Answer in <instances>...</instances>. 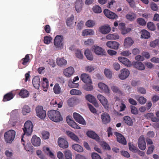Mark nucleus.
I'll use <instances>...</instances> for the list:
<instances>
[{
    "label": "nucleus",
    "instance_id": "79ce46f5",
    "mask_svg": "<svg viewBox=\"0 0 159 159\" xmlns=\"http://www.w3.org/2000/svg\"><path fill=\"white\" fill-rule=\"evenodd\" d=\"M74 19V16L73 15H71L68 18L66 21L67 25L68 26L72 27L75 25V24H74L73 21Z\"/></svg>",
    "mask_w": 159,
    "mask_h": 159
},
{
    "label": "nucleus",
    "instance_id": "bb28decb",
    "mask_svg": "<svg viewBox=\"0 0 159 159\" xmlns=\"http://www.w3.org/2000/svg\"><path fill=\"white\" fill-rule=\"evenodd\" d=\"M114 134L116 136L118 142L123 144L125 145L126 144L125 139L121 134L117 132H115Z\"/></svg>",
    "mask_w": 159,
    "mask_h": 159
},
{
    "label": "nucleus",
    "instance_id": "69168bd1",
    "mask_svg": "<svg viewBox=\"0 0 159 159\" xmlns=\"http://www.w3.org/2000/svg\"><path fill=\"white\" fill-rule=\"evenodd\" d=\"M42 138L43 139H49L50 134L48 131H44L42 133Z\"/></svg>",
    "mask_w": 159,
    "mask_h": 159
},
{
    "label": "nucleus",
    "instance_id": "9d476101",
    "mask_svg": "<svg viewBox=\"0 0 159 159\" xmlns=\"http://www.w3.org/2000/svg\"><path fill=\"white\" fill-rule=\"evenodd\" d=\"M130 74L129 70L126 68H123L120 70V73L118 75L119 78L121 80H124L129 76Z\"/></svg>",
    "mask_w": 159,
    "mask_h": 159
},
{
    "label": "nucleus",
    "instance_id": "4468645a",
    "mask_svg": "<svg viewBox=\"0 0 159 159\" xmlns=\"http://www.w3.org/2000/svg\"><path fill=\"white\" fill-rule=\"evenodd\" d=\"M138 146L139 148L142 150H144L146 147L145 139L143 135L141 136L138 140Z\"/></svg>",
    "mask_w": 159,
    "mask_h": 159
},
{
    "label": "nucleus",
    "instance_id": "58836bf2",
    "mask_svg": "<svg viewBox=\"0 0 159 159\" xmlns=\"http://www.w3.org/2000/svg\"><path fill=\"white\" fill-rule=\"evenodd\" d=\"M124 122L129 126H132L133 124V122L131 118L129 116H125L123 118Z\"/></svg>",
    "mask_w": 159,
    "mask_h": 159
},
{
    "label": "nucleus",
    "instance_id": "4be33fe9",
    "mask_svg": "<svg viewBox=\"0 0 159 159\" xmlns=\"http://www.w3.org/2000/svg\"><path fill=\"white\" fill-rule=\"evenodd\" d=\"M65 133L72 140L77 143L79 142L80 139L79 137L73 132L69 130H67L65 132Z\"/></svg>",
    "mask_w": 159,
    "mask_h": 159
},
{
    "label": "nucleus",
    "instance_id": "6e6d98bb",
    "mask_svg": "<svg viewBox=\"0 0 159 159\" xmlns=\"http://www.w3.org/2000/svg\"><path fill=\"white\" fill-rule=\"evenodd\" d=\"M37 156L40 159H47L43 153L42 151L40 150H38L36 151Z\"/></svg>",
    "mask_w": 159,
    "mask_h": 159
},
{
    "label": "nucleus",
    "instance_id": "b1692460",
    "mask_svg": "<svg viewBox=\"0 0 159 159\" xmlns=\"http://www.w3.org/2000/svg\"><path fill=\"white\" fill-rule=\"evenodd\" d=\"M75 72L74 68L72 67H69L65 69L63 71V74L66 77H70Z\"/></svg>",
    "mask_w": 159,
    "mask_h": 159
},
{
    "label": "nucleus",
    "instance_id": "09e8293b",
    "mask_svg": "<svg viewBox=\"0 0 159 159\" xmlns=\"http://www.w3.org/2000/svg\"><path fill=\"white\" fill-rule=\"evenodd\" d=\"M14 96L11 93H8L6 94L4 97L3 101H7L12 99Z\"/></svg>",
    "mask_w": 159,
    "mask_h": 159
},
{
    "label": "nucleus",
    "instance_id": "bf43d9fd",
    "mask_svg": "<svg viewBox=\"0 0 159 159\" xmlns=\"http://www.w3.org/2000/svg\"><path fill=\"white\" fill-rule=\"evenodd\" d=\"M92 10L93 11L96 13H99L102 11L101 7L98 5L94 6L92 8Z\"/></svg>",
    "mask_w": 159,
    "mask_h": 159
},
{
    "label": "nucleus",
    "instance_id": "a18cd8bd",
    "mask_svg": "<svg viewBox=\"0 0 159 159\" xmlns=\"http://www.w3.org/2000/svg\"><path fill=\"white\" fill-rule=\"evenodd\" d=\"M141 34V37L142 38L148 39L150 36V33L146 30H142Z\"/></svg>",
    "mask_w": 159,
    "mask_h": 159
},
{
    "label": "nucleus",
    "instance_id": "e2e57ef3",
    "mask_svg": "<svg viewBox=\"0 0 159 159\" xmlns=\"http://www.w3.org/2000/svg\"><path fill=\"white\" fill-rule=\"evenodd\" d=\"M136 98L139 102L141 104H144L147 101L146 98L143 96L140 97L138 98Z\"/></svg>",
    "mask_w": 159,
    "mask_h": 159
},
{
    "label": "nucleus",
    "instance_id": "393cba45",
    "mask_svg": "<svg viewBox=\"0 0 159 159\" xmlns=\"http://www.w3.org/2000/svg\"><path fill=\"white\" fill-rule=\"evenodd\" d=\"M50 104L55 107L61 108L62 107L63 102L59 98L52 100L50 102Z\"/></svg>",
    "mask_w": 159,
    "mask_h": 159
},
{
    "label": "nucleus",
    "instance_id": "13d9d810",
    "mask_svg": "<svg viewBox=\"0 0 159 159\" xmlns=\"http://www.w3.org/2000/svg\"><path fill=\"white\" fill-rule=\"evenodd\" d=\"M70 93L72 95H80L82 94V92L80 90L75 89L70 90Z\"/></svg>",
    "mask_w": 159,
    "mask_h": 159
},
{
    "label": "nucleus",
    "instance_id": "6e6552de",
    "mask_svg": "<svg viewBox=\"0 0 159 159\" xmlns=\"http://www.w3.org/2000/svg\"><path fill=\"white\" fill-rule=\"evenodd\" d=\"M37 116L41 119H44L46 116L45 111L42 106H39L36 108Z\"/></svg>",
    "mask_w": 159,
    "mask_h": 159
},
{
    "label": "nucleus",
    "instance_id": "a878e982",
    "mask_svg": "<svg viewBox=\"0 0 159 159\" xmlns=\"http://www.w3.org/2000/svg\"><path fill=\"white\" fill-rule=\"evenodd\" d=\"M102 123L104 124L109 123L111 120L109 115L107 113H102L101 116Z\"/></svg>",
    "mask_w": 159,
    "mask_h": 159
},
{
    "label": "nucleus",
    "instance_id": "2eb2a0df",
    "mask_svg": "<svg viewBox=\"0 0 159 159\" xmlns=\"http://www.w3.org/2000/svg\"><path fill=\"white\" fill-rule=\"evenodd\" d=\"M66 120L68 125L73 128L78 129H81V127L72 119L70 116H67L66 118Z\"/></svg>",
    "mask_w": 159,
    "mask_h": 159
},
{
    "label": "nucleus",
    "instance_id": "6ab92c4d",
    "mask_svg": "<svg viewBox=\"0 0 159 159\" xmlns=\"http://www.w3.org/2000/svg\"><path fill=\"white\" fill-rule=\"evenodd\" d=\"M88 137L95 139L97 142H100L101 139L99 136L94 131L92 130H88L86 133Z\"/></svg>",
    "mask_w": 159,
    "mask_h": 159
},
{
    "label": "nucleus",
    "instance_id": "412c9836",
    "mask_svg": "<svg viewBox=\"0 0 159 159\" xmlns=\"http://www.w3.org/2000/svg\"><path fill=\"white\" fill-rule=\"evenodd\" d=\"M111 30V28L108 25H102L100 27L99 31L104 34H107L109 33Z\"/></svg>",
    "mask_w": 159,
    "mask_h": 159
},
{
    "label": "nucleus",
    "instance_id": "4d7b16f0",
    "mask_svg": "<svg viewBox=\"0 0 159 159\" xmlns=\"http://www.w3.org/2000/svg\"><path fill=\"white\" fill-rule=\"evenodd\" d=\"M94 42L93 39H88L84 42V45L86 46H90Z\"/></svg>",
    "mask_w": 159,
    "mask_h": 159
},
{
    "label": "nucleus",
    "instance_id": "9b49d317",
    "mask_svg": "<svg viewBox=\"0 0 159 159\" xmlns=\"http://www.w3.org/2000/svg\"><path fill=\"white\" fill-rule=\"evenodd\" d=\"M57 143L59 147L63 148H66L68 147V143L67 140L61 137L59 138L57 140Z\"/></svg>",
    "mask_w": 159,
    "mask_h": 159
},
{
    "label": "nucleus",
    "instance_id": "a211bd4d",
    "mask_svg": "<svg viewBox=\"0 0 159 159\" xmlns=\"http://www.w3.org/2000/svg\"><path fill=\"white\" fill-rule=\"evenodd\" d=\"M21 142L22 144L24 146V149L27 152H29L30 153H32L33 152V147L30 143H27L24 141L23 136H22L21 139Z\"/></svg>",
    "mask_w": 159,
    "mask_h": 159
},
{
    "label": "nucleus",
    "instance_id": "c03bdc74",
    "mask_svg": "<svg viewBox=\"0 0 159 159\" xmlns=\"http://www.w3.org/2000/svg\"><path fill=\"white\" fill-rule=\"evenodd\" d=\"M116 105L117 107V109L120 111H124L126 108V106L124 103L123 102H119V103H116Z\"/></svg>",
    "mask_w": 159,
    "mask_h": 159
},
{
    "label": "nucleus",
    "instance_id": "0eeeda50",
    "mask_svg": "<svg viewBox=\"0 0 159 159\" xmlns=\"http://www.w3.org/2000/svg\"><path fill=\"white\" fill-rule=\"evenodd\" d=\"M97 98L102 104V106L105 108H108L109 104L107 99L102 95L99 94L97 96Z\"/></svg>",
    "mask_w": 159,
    "mask_h": 159
},
{
    "label": "nucleus",
    "instance_id": "8fccbe9b",
    "mask_svg": "<svg viewBox=\"0 0 159 159\" xmlns=\"http://www.w3.org/2000/svg\"><path fill=\"white\" fill-rule=\"evenodd\" d=\"M104 73L108 79H110L112 77V73L111 70L107 68H106L104 71Z\"/></svg>",
    "mask_w": 159,
    "mask_h": 159
},
{
    "label": "nucleus",
    "instance_id": "c85d7f7f",
    "mask_svg": "<svg viewBox=\"0 0 159 159\" xmlns=\"http://www.w3.org/2000/svg\"><path fill=\"white\" fill-rule=\"evenodd\" d=\"M80 78L82 81L84 83H91L92 81L91 77L86 73H83L81 74Z\"/></svg>",
    "mask_w": 159,
    "mask_h": 159
},
{
    "label": "nucleus",
    "instance_id": "f8f14e48",
    "mask_svg": "<svg viewBox=\"0 0 159 159\" xmlns=\"http://www.w3.org/2000/svg\"><path fill=\"white\" fill-rule=\"evenodd\" d=\"M106 45L108 48L115 50L118 49L120 45L118 42L112 41H107Z\"/></svg>",
    "mask_w": 159,
    "mask_h": 159
},
{
    "label": "nucleus",
    "instance_id": "aec40b11",
    "mask_svg": "<svg viewBox=\"0 0 159 159\" xmlns=\"http://www.w3.org/2000/svg\"><path fill=\"white\" fill-rule=\"evenodd\" d=\"M31 141L32 144L35 147H39L41 145L40 138L35 135L33 136Z\"/></svg>",
    "mask_w": 159,
    "mask_h": 159
},
{
    "label": "nucleus",
    "instance_id": "de8ad7c7",
    "mask_svg": "<svg viewBox=\"0 0 159 159\" xmlns=\"http://www.w3.org/2000/svg\"><path fill=\"white\" fill-rule=\"evenodd\" d=\"M19 95L23 98L28 97L29 96V93L26 90L22 89L19 93Z\"/></svg>",
    "mask_w": 159,
    "mask_h": 159
},
{
    "label": "nucleus",
    "instance_id": "7ed1b4c3",
    "mask_svg": "<svg viewBox=\"0 0 159 159\" xmlns=\"http://www.w3.org/2000/svg\"><path fill=\"white\" fill-rule=\"evenodd\" d=\"M33 126L31 121L28 120L26 121L23 128L24 134H26L27 136L31 135L33 131Z\"/></svg>",
    "mask_w": 159,
    "mask_h": 159
},
{
    "label": "nucleus",
    "instance_id": "473e14b6",
    "mask_svg": "<svg viewBox=\"0 0 159 159\" xmlns=\"http://www.w3.org/2000/svg\"><path fill=\"white\" fill-rule=\"evenodd\" d=\"M79 78L78 76H77L74 78L72 81L69 82L68 84L69 86L72 88H77L79 86L78 83H75L77 81L79 80Z\"/></svg>",
    "mask_w": 159,
    "mask_h": 159
},
{
    "label": "nucleus",
    "instance_id": "f704fd0d",
    "mask_svg": "<svg viewBox=\"0 0 159 159\" xmlns=\"http://www.w3.org/2000/svg\"><path fill=\"white\" fill-rule=\"evenodd\" d=\"M93 82L91 81V83H86L84 85L82 86V88L84 90L90 91L93 89V87L92 85Z\"/></svg>",
    "mask_w": 159,
    "mask_h": 159
},
{
    "label": "nucleus",
    "instance_id": "f03ea898",
    "mask_svg": "<svg viewBox=\"0 0 159 159\" xmlns=\"http://www.w3.org/2000/svg\"><path fill=\"white\" fill-rule=\"evenodd\" d=\"M16 135V132L11 129L5 132L4 135V139L7 143L11 144L14 140Z\"/></svg>",
    "mask_w": 159,
    "mask_h": 159
},
{
    "label": "nucleus",
    "instance_id": "c756f323",
    "mask_svg": "<svg viewBox=\"0 0 159 159\" xmlns=\"http://www.w3.org/2000/svg\"><path fill=\"white\" fill-rule=\"evenodd\" d=\"M83 5L82 0H76L75 4V10L78 12H80L82 10Z\"/></svg>",
    "mask_w": 159,
    "mask_h": 159
},
{
    "label": "nucleus",
    "instance_id": "3c124183",
    "mask_svg": "<svg viewBox=\"0 0 159 159\" xmlns=\"http://www.w3.org/2000/svg\"><path fill=\"white\" fill-rule=\"evenodd\" d=\"M30 112V108L27 106H25L22 109V113L24 115H26Z\"/></svg>",
    "mask_w": 159,
    "mask_h": 159
},
{
    "label": "nucleus",
    "instance_id": "ea45409f",
    "mask_svg": "<svg viewBox=\"0 0 159 159\" xmlns=\"http://www.w3.org/2000/svg\"><path fill=\"white\" fill-rule=\"evenodd\" d=\"M57 63L59 66L66 65L67 62L66 60L63 58H58L56 60Z\"/></svg>",
    "mask_w": 159,
    "mask_h": 159
},
{
    "label": "nucleus",
    "instance_id": "20e7f679",
    "mask_svg": "<svg viewBox=\"0 0 159 159\" xmlns=\"http://www.w3.org/2000/svg\"><path fill=\"white\" fill-rule=\"evenodd\" d=\"M63 37L61 35H57L54 40V45L58 50L62 49L63 48Z\"/></svg>",
    "mask_w": 159,
    "mask_h": 159
},
{
    "label": "nucleus",
    "instance_id": "603ef678",
    "mask_svg": "<svg viewBox=\"0 0 159 159\" xmlns=\"http://www.w3.org/2000/svg\"><path fill=\"white\" fill-rule=\"evenodd\" d=\"M150 46L151 47L155 48L157 46L159 48V39H157L150 42Z\"/></svg>",
    "mask_w": 159,
    "mask_h": 159
},
{
    "label": "nucleus",
    "instance_id": "0e129e2a",
    "mask_svg": "<svg viewBox=\"0 0 159 159\" xmlns=\"http://www.w3.org/2000/svg\"><path fill=\"white\" fill-rule=\"evenodd\" d=\"M66 159H72V153L69 150H66L64 152Z\"/></svg>",
    "mask_w": 159,
    "mask_h": 159
},
{
    "label": "nucleus",
    "instance_id": "1a4fd4ad",
    "mask_svg": "<svg viewBox=\"0 0 159 159\" xmlns=\"http://www.w3.org/2000/svg\"><path fill=\"white\" fill-rule=\"evenodd\" d=\"M73 116L74 119L78 123L84 125H86V121L80 114L76 112H74Z\"/></svg>",
    "mask_w": 159,
    "mask_h": 159
},
{
    "label": "nucleus",
    "instance_id": "f257e3e1",
    "mask_svg": "<svg viewBox=\"0 0 159 159\" xmlns=\"http://www.w3.org/2000/svg\"><path fill=\"white\" fill-rule=\"evenodd\" d=\"M48 114L49 119L54 122H58L63 120L62 117L58 111L51 110L48 111Z\"/></svg>",
    "mask_w": 159,
    "mask_h": 159
},
{
    "label": "nucleus",
    "instance_id": "5fc2aeb1",
    "mask_svg": "<svg viewBox=\"0 0 159 159\" xmlns=\"http://www.w3.org/2000/svg\"><path fill=\"white\" fill-rule=\"evenodd\" d=\"M53 91L56 94H59L61 92V88L59 84H56L53 88Z\"/></svg>",
    "mask_w": 159,
    "mask_h": 159
},
{
    "label": "nucleus",
    "instance_id": "2f4dec72",
    "mask_svg": "<svg viewBox=\"0 0 159 159\" xmlns=\"http://www.w3.org/2000/svg\"><path fill=\"white\" fill-rule=\"evenodd\" d=\"M33 84L37 89H38L40 87V78L39 76H36L34 77L32 80Z\"/></svg>",
    "mask_w": 159,
    "mask_h": 159
},
{
    "label": "nucleus",
    "instance_id": "72a5a7b5",
    "mask_svg": "<svg viewBox=\"0 0 159 159\" xmlns=\"http://www.w3.org/2000/svg\"><path fill=\"white\" fill-rule=\"evenodd\" d=\"M144 116L148 119H151L152 121L154 122L159 121V118L155 117L153 113H148L145 115Z\"/></svg>",
    "mask_w": 159,
    "mask_h": 159
},
{
    "label": "nucleus",
    "instance_id": "a19ab883",
    "mask_svg": "<svg viewBox=\"0 0 159 159\" xmlns=\"http://www.w3.org/2000/svg\"><path fill=\"white\" fill-rule=\"evenodd\" d=\"M125 17L127 20L129 21L134 20L136 17V14L134 13H129L125 16Z\"/></svg>",
    "mask_w": 159,
    "mask_h": 159
},
{
    "label": "nucleus",
    "instance_id": "ddd939ff",
    "mask_svg": "<svg viewBox=\"0 0 159 159\" xmlns=\"http://www.w3.org/2000/svg\"><path fill=\"white\" fill-rule=\"evenodd\" d=\"M103 13L107 17L110 19H116L118 17V16L115 13L107 9H105L103 11Z\"/></svg>",
    "mask_w": 159,
    "mask_h": 159
},
{
    "label": "nucleus",
    "instance_id": "052dcab7",
    "mask_svg": "<svg viewBox=\"0 0 159 159\" xmlns=\"http://www.w3.org/2000/svg\"><path fill=\"white\" fill-rule=\"evenodd\" d=\"M147 27L151 30L153 31L156 30V27L154 23L152 22L148 23Z\"/></svg>",
    "mask_w": 159,
    "mask_h": 159
},
{
    "label": "nucleus",
    "instance_id": "774afa93",
    "mask_svg": "<svg viewBox=\"0 0 159 159\" xmlns=\"http://www.w3.org/2000/svg\"><path fill=\"white\" fill-rule=\"evenodd\" d=\"M52 39L50 36H46L44 37V42L45 43L49 44L52 40Z\"/></svg>",
    "mask_w": 159,
    "mask_h": 159
},
{
    "label": "nucleus",
    "instance_id": "cd10ccee",
    "mask_svg": "<svg viewBox=\"0 0 159 159\" xmlns=\"http://www.w3.org/2000/svg\"><path fill=\"white\" fill-rule=\"evenodd\" d=\"M19 113V111L18 110H14L12 111L11 113L10 116L11 118L9 121V123L11 124L12 126H14L15 124V121H13L12 118L15 117L16 118V116L18 115Z\"/></svg>",
    "mask_w": 159,
    "mask_h": 159
},
{
    "label": "nucleus",
    "instance_id": "37998d69",
    "mask_svg": "<svg viewBox=\"0 0 159 159\" xmlns=\"http://www.w3.org/2000/svg\"><path fill=\"white\" fill-rule=\"evenodd\" d=\"M75 55L76 58L82 59L84 57L82 51L80 49H77L75 51Z\"/></svg>",
    "mask_w": 159,
    "mask_h": 159
},
{
    "label": "nucleus",
    "instance_id": "680f3d73",
    "mask_svg": "<svg viewBox=\"0 0 159 159\" xmlns=\"http://www.w3.org/2000/svg\"><path fill=\"white\" fill-rule=\"evenodd\" d=\"M137 22L138 24L141 26L145 25L146 23V22L143 19L140 18L137 19Z\"/></svg>",
    "mask_w": 159,
    "mask_h": 159
},
{
    "label": "nucleus",
    "instance_id": "423d86ee",
    "mask_svg": "<svg viewBox=\"0 0 159 159\" xmlns=\"http://www.w3.org/2000/svg\"><path fill=\"white\" fill-rule=\"evenodd\" d=\"M91 50L97 56H102L105 54V50L102 47L97 45H94L91 47Z\"/></svg>",
    "mask_w": 159,
    "mask_h": 159
},
{
    "label": "nucleus",
    "instance_id": "49530a36",
    "mask_svg": "<svg viewBox=\"0 0 159 159\" xmlns=\"http://www.w3.org/2000/svg\"><path fill=\"white\" fill-rule=\"evenodd\" d=\"M95 22L92 20H89L86 21L85 23V25L88 28H91L93 27L95 25Z\"/></svg>",
    "mask_w": 159,
    "mask_h": 159
},
{
    "label": "nucleus",
    "instance_id": "864d4df0",
    "mask_svg": "<svg viewBox=\"0 0 159 159\" xmlns=\"http://www.w3.org/2000/svg\"><path fill=\"white\" fill-rule=\"evenodd\" d=\"M85 98L87 100L91 103L93 102L96 99L94 96L90 94H88L86 95Z\"/></svg>",
    "mask_w": 159,
    "mask_h": 159
},
{
    "label": "nucleus",
    "instance_id": "5701e85b",
    "mask_svg": "<svg viewBox=\"0 0 159 159\" xmlns=\"http://www.w3.org/2000/svg\"><path fill=\"white\" fill-rule=\"evenodd\" d=\"M118 59L120 62L126 66L130 67L131 65V62L127 58L119 57L118 58Z\"/></svg>",
    "mask_w": 159,
    "mask_h": 159
},
{
    "label": "nucleus",
    "instance_id": "f3484780",
    "mask_svg": "<svg viewBox=\"0 0 159 159\" xmlns=\"http://www.w3.org/2000/svg\"><path fill=\"white\" fill-rule=\"evenodd\" d=\"M134 42L131 37H127L125 38L124 41L123 46L125 48H128L131 47L134 43Z\"/></svg>",
    "mask_w": 159,
    "mask_h": 159
},
{
    "label": "nucleus",
    "instance_id": "4c0bfd02",
    "mask_svg": "<svg viewBox=\"0 0 159 159\" xmlns=\"http://www.w3.org/2000/svg\"><path fill=\"white\" fill-rule=\"evenodd\" d=\"M72 149L79 152H83V147L78 144H74L72 145Z\"/></svg>",
    "mask_w": 159,
    "mask_h": 159
},
{
    "label": "nucleus",
    "instance_id": "338daca9",
    "mask_svg": "<svg viewBox=\"0 0 159 159\" xmlns=\"http://www.w3.org/2000/svg\"><path fill=\"white\" fill-rule=\"evenodd\" d=\"M111 89L113 92L115 93H120L121 91L119 88L116 86L113 85L111 86Z\"/></svg>",
    "mask_w": 159,
    "mask_h": 159
},
{
    "label": "nucleus",
    "instance_id": "39448f33",
    "mask_svg": "<svg viewBox=\"0 0 159 159\" xmlns=\"http://www.w3.org/2000/svg\"><path fill=\"white\" fill-rule=\"evenodd\" d=\"M97 87L98 91L100 93H104L105 94H109L110 93V89L109 87L105 83L100 82L98 83Z\"/></svg>",
    "mask_w": 159,
    "mask_h": 159
},
{
    "label": "nucleus",
    "instance_id": "e433bc0d",
    "mask_svg": "<svg viewBox=\"0 0 159 159\" xmlns=\"http://www.w3.org/2000/svg\"><path fill=\"white\" fill-rule=\"evenodd\" d=\"M84 54L87 59L90 61H92L93 59V56L89 49H86L84 51Z\"/></svg>",
    "mask_w": 159,
    "mask_h": 159
},
{
    "label": "nucleus",
    "instance_id": "c9c22d12",
    "mask_svg": "<svg viewBox=\"0 0 159 159\" xmlns=\"http://www.w3.org/2000/svg\"><path fill=\"white\" fill-rule=\"evenodd\" d=\"M133 65L135 68L140 70H143L145 69L144 65L140 62H134L133 63Z\"/></svg>",
    "mask_w": 159,
    "mask_h": 159
},
{
    "label": "nucleus",
    "instance_id": "dca6fc26",
    "mask_svg": "<svg viewBox=\"0 0 159 159\" xmlns=\"http://www.w3.org/2000/svg\"><path fill=\"white\" fill-rule=\"evenodd\" d=\"M43 151L50 158L52 159L55 158V155L53 152L50 148L47 146H44L43 147Z\"/></svg>",
    "mask_w": 159,
    "mask_h": 159
},
{
    "label": "nucleus",
    "instance_id": "7c9ffc66",
    "mask_svg": "<svg viewBox=\"0 0 159 159\" xmlns=\"http://www.w3.org/2000/svg\"><path fill=\"white\" fill-rule=\"evenodd\" d=\"M94 34L95 31L94 30L92 29H86L82 30L81 35L85 37L88 35H93Z\"/></svg>",
    "mask_w": 159,
    "mask_h": 159
}]
</instances>
